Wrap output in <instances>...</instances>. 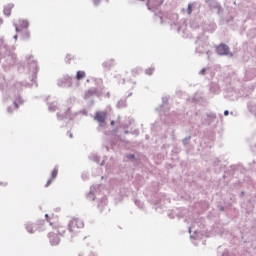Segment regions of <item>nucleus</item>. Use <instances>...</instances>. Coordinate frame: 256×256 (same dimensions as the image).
<instances>
[{
    "instance_id": "dca6fc26",
    "label": "nucleus",
    "mask_w": 256,
    "mask_h": 256,
    "mask_svg": "<svg viewBox=\"0 0 256 256\" xmlns=\"http://www.w3.org/2000/svg\"><path fill=\"white\" fill-rule=\"evenodd\" d=\"M14 105L16 106V108H18L19 106L17 105V103H14Z\"/></svg>"
},
{
    "instance_id": "ddd939ff",
    "label": "nucleus",
    "mask_w": 256,
    "mask_h": 256,
    "mask_svg": "<svg viewBox=\"0 0 256 256\" xmlns=\"http://www.w3.org/2000/svg\"><path fill=\"white\" fill-rule=\"evenodd\" d=\"M0 185H7V182H1L0 181Z\"/></svg>"
},
{
    "instance_id": "20e7f679",
    "label": "nucleus",
    "mask_w": 256,
    "mask_h": 256,
    "mask_svg": "<svg viewBox=\"0 0 256 256\" xmlns=\"http://www.w3.org/2000/svg\"><path fill=\"white\" fill-rule=\"evenodd\" d=\"M94 119L98 123H104L105 120L107 119V113L106 112H96Z\"/></svg>"
},
{
    "instance_id": "4468645a",
    "label": "nucleus",
    "mask_w": 256,
    "mask_h": 256,
    "mask_svg": "<svg viewBox=\"0 0 256 256\" xmlns=\"http://www.w3.org/2000/svg\"><path fill=\"white\" fill-rule=\"evenodd\" d=\"M110 125H112V126L115 125V121L112 120V121L110 122Z\"/></svg>"
},
{
    "instance_id": "2eb2a0df",
    "label": "nucleus",
    "mask_w": 256,
    "mask_h": 256,
    "mask_svg": "<svg viewBox=\"0 0 256 256\" xmlns=\"http://www.w3.org/2000/svg\"><path fill=\"white\" fill-rule=\"evenodd\" d=\"M224 115H229V111L226 110V111L224 112Z\"/></svg>"
},
{
    "instance_id": "f3484780",
    "label": "nucleus",
    "mask_w": 256,
    "mask_h": 256,
    "mask_svg": "<svg viewBox=\"0 0 256 256\" xmlns=\"http://www.w3.org/2000/svg\"><path fill=\"white\" fill-rule=\"evenodd\" d=\"M16 31H19V27H16Z\"/></svg>"
},
{
    "instance_id": "f03ea898",
    "label": "nucleus",
    "mask_w": 256,
    "mask_h": 256,
    "mask_svg": "<svg viewBox=\"0 0 256 256\" xmlns=\"http://www.w3.org/2000/svg\"><path fill=\"white\" fill-rule=\"evenodd\" d=\"M48 238L50 241V245L52 247H57V245H59V243H61V239L59 238V234L55 233V232H50L48 234Z\"/></svg>"
},
{
    "instance_id": "a211bd4d",
    "label": "nucleus",
    "mask_w": 256,
    "mask_h": 256,
    "mask_svg": "<svg viewBox=\"0 0 256 256\" xmlns=\"http://www.w3.org/2000/svg\"><path fill=\"white\" fill-rule=\"evenodd\" d=\"M26 36L29 37V33H26Z\"/></svg>"
},
{
    "instance_id": "0eeeda50",
    "label": "nucleus",
    "mask_w": 256,
    "mask_h": 256,
    "mask_svg": "<svg viewBox=\"0 0 256 256\" xmlns=\"http://www.w3.org/2000/svg\"><path fill=\"white\" fill-rule=\"evenodd\" d=\"M19 27L21 29H27V27H29V21H27V20H19Z\"/></svg>"
},
{
    "instance_id": "7ed1b4c3",
    "label": "nucleus",
    "mask_w": 256,
    "mask_h": 256,
    "mask_svg": "<svg viewBox=\"0 0 256 256\" xmlns=\"http://www.w3.org/2000/svg\"><path fill=\"white\" fill-rule=\"evenodd\" d=\"M216 51L218 55H229V46L226 44H220L217 48Z\"/></svg>"
},
{
    "instance_id": "6ab92c4d",
    "label": "nucleus",
    "mask_w": 256,
    "mask_h": 256,
    "mask_svg": "<svg viewBox=\"0 0 256 256\" xmlns=\"http://www.w3.org/2000/svg\"><path fill=\"white\" fill-rule=\"evenodd\" d=\"M130 157H132V158H133V157H135V156L131 155Z\"/></svg>"
},
{
    "instance_id": "6e6552de",
    "label": "nucleus",
    "mask_w": 256,
    "mask_h": 256,
    "mask_svg": "<svg viewBox=\"0 0 256 256\" xmlns=\"http://www.w3.org/2000/svg\"><path fill=\"white\" fill-rule=\"evenodd\" d=\"M26 230L29 233H34L35 231H37V226L33 225V224H27L26 225Z\"/></svg>"
},
{
    "instance_id": "423d86ee",
    "label": "nucleus",
    "mask_w": 256,
    "mask_h": 256,
    "mask_svg": "<svg viewBox=\"0 0 256 256\" xmlns=\"http://www.w3.org/2000/svg\"><path fill=\"white\" fill-rule=\"evenodd\" d=\"M13 7H15V5H13V4H8L4 7V15H6V17L11 16V12L13 11Z\"/></svg>"
},
{
    "instance_id": "f8f14e48",
    "label": "nucleus",
    "mask_w": 256,
    "mask_h": 256,
    "mask_svg": "<svg viewBox=\"0 0 256 256\" xmlns=\"http://www.w3.org/2000/svg\"><path fill=\"white\" fill-rule=\"evenodd\" d=\"M205 71H207L205 68H203L201 71H200V75H205Z\"/></svg>"
},
{
    "instance_id": "f257e3e1",
    "label": "nucleus",
    "mask_w": 256,
    "mask_h": 256,
    "mask_svg": "<svg viewBox=\"0 0 256 256\" xmlns=\"http://www.w3.org/2000/svg\"><path fill=\"white\" fill-rule=\"evenodd\" d=\"M85 227V224L83 223V220L79 218H72L68 224V229L71 233L77 232V229H83Z\"/></svg>"
},
{
    "instance_id": "1a4fd4ad",
    "label": "nucleus",
    "mask_w": 256,
    "mask_h": 256,
    "mask_svg": "<svg viewBox=\"0 0 256 256\" xmlns=\"http://www.w3.org/2000/svg\"><path fill=\"white\" fill-rule=\"evenodd\" d=\"M85 71H78L76 74L77 81H81V79H85Z\"/></svg>"
},
{
    "instance_id": "9d476101",
    "label": "nucleus",
    "mask_w": 256,
    "mask_h": 256,
    "mask_svg": "<svg viewBox=\"0 0 256 256\" xmlns=\"http://www.w3.org/2000/svg\"><path fill=\"white\" fill-rule=\"evenodd\" d=\"M193 13V4L188 5V15H191Z\"/></svg>"
},
{
    "instance_id": "39448f33",
    "label": "nucleus",
    "mask_w": 256,
    "mask_h": 256,
    "mask_svg": "<svg viewBox=\"0 0 256 256\" xmlns=\"http://www.w3.org/2000/svg\"><path fill=\"white\" fill-rule=\"evenodd\" d=\"M57 175H59V169L54 168L51 173V178L46 183V187H49V185H51V183H53V179H55L57 177Z\"/></svg>"
},
{
    "instance_id": "9b49d317",
    "label": "nucleus",
    "mask_w": 256,
    "mask_h": 256,
    "mask_svg": "<svg viewBox=\"0 0 256 256\" xmlns=\"http://www.w3.org/2000/svg\"><path fill=\"white\" fill-rule=\"evenodd\" d=\"M153 68L146 69V75H153Z\"/></svg>"
}]
</instances>
